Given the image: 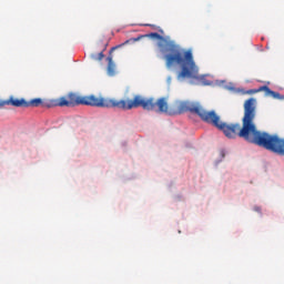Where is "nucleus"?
<instances>
[{"label": "nucleus", "mask_w": 284, "mask_h": 284, "mask_svg": "<svg viewBox=\"0 0 284 284\" xmlns=\"http://www.w3.org/2000/svg\"><path fill=\"white\" fill-rule=\"evenodd\" d=\"M58 105L59 108H74V105H90L91 108H119L120 110H134L142 108L149 112H158L160 114H169L170 116L176 114V110H170L168 98H143L142 95H134L132 100H115L97 98V95H78L77 93H69L67 98H60L47 108Z\"/></svg>", "instance_id": "nucleus-1"}, {"label": "nucleus", "mask_w": 284, "mask_h": 284, "mask_svg": "<svg viewBox=\"0 0 284 284\" xmlns=\"http://www.w3.org/2000/svg\"><path fill=\"white\" fill-rule=\"evenodd\" d=\"M141 39H156L159 41L158 48H160L161 52H169L164 55L165 65L169 69L174 68V65H180L178 81H183V79H195L196 81H203V77L199 75V67L196 65V62H194L192 49H181V47L174 43V41L166 40L158 32L131 38L126 40L124 44L136 43V41H141Z\"/></svg>", "instance_id": "nucleus-2"}, {"label": "nucleus", "mask_w": 284, "mask_h": 284, "mask_svg": "<svg viewBox=\"0 0 284 284\" xmlns=\"http://www.w3.org/2000/svg\"><path fill=\"white\" fill-rule=\"evenodd\" d=\"M258 92H265V97H272L273 99H281V93L272 91L267 85L260 87L258 89L248 90L247 94H258Z\"/></svg>", "instance_id": "nucleus-3"}, {"label": "nucleus", "mask_w": 284, "mask_h": 284, "mask_svg": "<svg viewBox=\"0 0 284 284\" xmlns=\"http://www.w3.org/2000/svg\"><path fill=\"white\" fill-rule=\"evenodd\" d=\"M7 105H13V108H28V101H26V99L10 98L7 101Z\"/></svg>", "instance_id": "nucleus-4"}, {"label": "nucleus", "mask_w": 284, "mask_h": 284, "mask_svg": "<svg viewBox=\"0 0 284 284\" xmlns=\"http://www.w3.org/2000/svg\"><path fill=\"white\" fill-rule=\"evenodd\" d=\"M41 105L45 106L41 98H36V99H32L31 101H27V108H41Z\"/></svg>", "instance_id": "nucleus-5"}, {"label": "nucleus", "mask_w": 284, "mask_h": 284, "mask_svg": "<svg viewBox=\"0 0 284 284\" xmlns=\"http://www.w3.org/2000/svg\"><path fill=\"white\" fill-rule=\"evenodd\" d=\"M108 61V74H110V77H114V70H116V64H114V61L112 60V55H109L106 58Z\"/></svg>", "instance_id": "nucleus-6"}, {"label": "nucleus", "mask_w": 284, "mask_h": 284, "mask_svg": "<svg viewBox=\"0 0 284 284\" xmlns=\"http://www.w3.org/2000/svg\"><path fill=\"white\" fill-rule=\"evenodd\" d=\"M105 58V54H103V52H100V53H92L91 54V59L93 61H103V59Z\"/></svg>", "instance_id": "nucleus-7"}, {"label": "nucleus", "mask_w": 284, "mask_h": 284, "mask_svg": "<svg viewBox=\"0 0 284 284\" xmlns=\"http://www.w3.org/2000/svg\"><path fill=\"white\" fill-rule=\"evenodd\" d=\"M3 105H8V101H1L0 100V108H3Z\"/></svg>", "instance_id": "nucleus-8"}, {"label": "nucleus", "mask_w": 284, "mask_h": 284, "mask_svg": "<svg viewBox=\"0 0 284 284\" xmlns=\"http://www.w3.org/2000/svg\"><path fill=\"white\" fill-rule=\"evenodd\" d=\"M202 85H211L210 81H202Z\"/></svg>", "instance_id": "nucleus-9"}, {"label": "nucleus", "mask_w": 284, "mask_h": 284, "mask_svg": "<svg viewBox=\"0 0 284 284\" xmlns=\"http://www.w3.org/2000/svg\"><path fill=\"white\" fill-rule=\"evenodd\" d=\"M144 26H149L150 28H154V24H144Z\"/></svg>", "instance_id": "nucleus-10"}, {"label": "nucleus", "mask_w": 284, "mask_h": 284, "mask_svg": "<svg viewBox=\"0 0 284 284\" xmlns=\"http://www.w3.org/2000/svg\"><path fill=\"white\" fill-rule=\"evenodd\" d=\"M111 50H116V48H112Z\"/></svg>", "instance_id": "nucleus-11"}]
</instances>
